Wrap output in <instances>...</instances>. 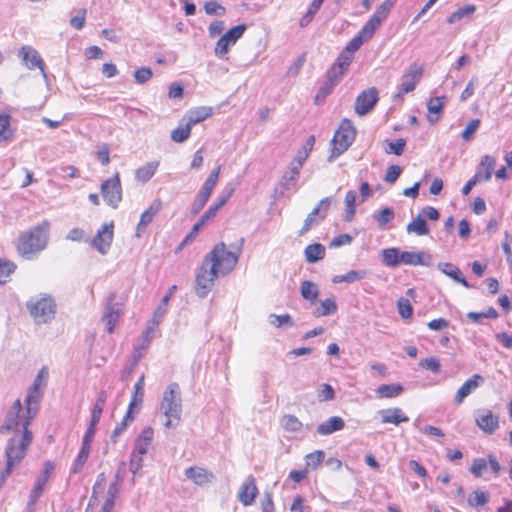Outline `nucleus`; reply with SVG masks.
I'll list each match as a JSON object with an SVG mask.
<instances>
[{
    "label": "nucleus",
    "instance_id": "f257e3e1",
    "mask_svg": "<svg viewBox=\"0 0 512 512\" xmlns=\"http://www.w3.org/2000/svg\"><path fill=\"white\" fill-rule=\"evenodd\" d=\"M47 378V368L42 367L28 389L25 398V411L20 399H16L8 410L3 424L0 426V434L9 435L12 432L24 433L31 431L29 426L38 413L39 402L43 395L42 389L47 385Z\"/></svg>",
    "mask_w": 512,
    "mask_h": 512
},
{
    "label": "nucleus",
    "instance_id": "f03ea898",
    "mask_svg": "<svg viewBox=\"0 0 512 512\" xmlns=\"http://www.w3.org/2000/svg\"><path fill=\"white\" fill-rule=\"evenodd\" d=\"M244 241V238H240L237 243L230 245V249H227L224 242L216 244L204 257L206 264H210L221 276L227 275L238 263L243 250Z\"/></svg>",
    "mask_w": 512,
    "mask_h": 512
},
{
    "label": "nucleus",
    "instance_id": "7ed1b4c3",
    "mask_svg": "<svg viewBox=\"0 0 512 512\" xmlns=\"http://www.w3.org/2000/svg\"><path fill=\"white\" fill-rule=\"evenodd\" d=\"M5 448L6 466L0 474V488L3 486L6 478L11 474L13 468L20 464L24 459L29 446L33 441L32 431L24 433H10Z\"/></svg>",
    "mask_w": 512,
    "mask_h": 512
},
{
    "label": "nucleus",
    "instance_id": "20e7f679",
    "mask_svg": "<svg viewBox=\"0 0 512 512\" xmlns=\"http://www.w3.org/2000/svg\"><path fill=\"white\" fill-rule=\"evenodd\" d=\"M160 413L166 418L164 426L168 429L176 428L182 417V395L178 383H170L165 391L159 406Z\"/></svg>",
    "mask_w": 512,
    "mask_h": 512
},
{
    "label": "nucleus",
    "instance_id": "39448f33",
    "mask_svg": "<svg viewBox=\"0 0 512 512\" xmlns=\"http://www.w3.org/2000/svg\"><path fill=\"white\" fill-rule=\"evenodd\" d=\"M48 232L49 223L45 221L23 234L18 243L19 254L29 259L32 254L43 250L47 245Z\"/></svg>",
    "mask_w": 512,
    "mask_h": 512
},
{
    "label": "nucleus",
    "instance_id": "423d86ee",
    "mask_svg": "<svg viewBox=\"0 0 512 512\" xmlns=\"http://www.w3.org/2000/svg\"><path fill=\"white\" fill-rule=\"evenodd\" d=\"M355 136L356 129L352 122L348 119H343L331 140L332 148L328 162L334 161L343 154L352 145Z\"/></svg>",
    "mask_w": 512,
    "mask_h": 512
},
{
    "label": "nucleus",
    "instance_id": "0eeeda50",
    "mask_svg": "<svg viewBox=\"0 0 512 512\" xmlns=\"http://www.w3.org/2000/svg\"><path fill=\"white\" fill-rule=\"evenodd\" d=\"M26 306L31 317L37 324L50 322L54 319L56 314V303L49 295L31 298Z\"/></svg>",
    "mask_w": 512,
    "mask_h": 512
},
{
    "label": "nucleus",
    "instance_id": "6e6552de",
    "mask_svg": "<svg viewBox=\"0 0 512 512\" xmlns=\"http://www.w3.org/2000/svg\"><path fill=\"white\" fill-rule=\"evenodd\" d=\"M220 273L203 259L195 277V292L200 298H205L212 290L215 280Z\"/></svg>",
    "mask_w": 512,
    "mask_h": 512
},
{
    "label": "nucleus",
    "instance_id": "1a4fd4ad",
    "mask_svg": "<svg viewBox=\"0 0 512 512\" xmlns=\"http://www.w3.org/2000/svg\"><path fill=\"white\" fill-rule=\"evenodd\" d=\"M102 197L106 204L112 208H117L122 200V187L119 173L102 182L100 186Z\"/></svg>",
    "mask_w": 512,
    "mask_h": 512
},
{
    "label": "nucleus",
    "instance_id": "9d476101",
    "mask_svg": "<svg viewBox=\"0 0 512 512\" xmlns=\"http://www.w3.org/2000/svg\"><path fill=\"white\" fill-rule=\"evenodd\" d=\"M332 197L323 198L319 204L307 215L299 235L306 234L313 226L318 225L327 216L328 209L332 203Z\"/></svg>",
    "mask_w": 512,
    "mask_h": 512
},
{
    "label": "nucleus",
    "instance_id": "9b49d317",
    "mask_svg": "<svg viewBox=\"0 0 512 512\" xmlns=\"http://www.w3.org/2000/svg\"><path fill=\"white\" fill-rule=\"evenodd\" d=\"M116 293L111 292L108 296L107 303L102 316V321L107 326V331L111 334L114 332L115 326L122 313V304L115 302Z\"/></svg>",
    "mask_w": 512,
    "mask_h": 512
},
{
    "label": "nucleus",
    "instance_id": "f8f14e48",
    "mask_svg": "<svg viewBox=\"0 0 512 512\" xmlns=\"http://www.w3.org/2000/svg\"><path fill=\"white\" fill-rule=\"evenodd\" d=\"M378 101V90L375 87L362 91L355 100V112L359 116L368 114Z\"/></svg>",
    "mask_w": 512,
    "mask_h": 512
},
{
    "label": "nucleus",
    "instance_id": "ddd939ff",
    "mask_svg": "<svg viewBox=\"0 0 512 512\" xmlns=\"http://www.w3.org/2000/svg\"><path fill=\"white\" fill-rule=\"evenodd\" d=\"M19 57L22 58V61L28 69L33 70L39 68L43 77L46 78L45 63L35 48L31 46L21 47Z\"/></svg>",
    "mask_w": 512,
    "mask_h": 512
},
{
    "label": "nucleus",
    "instance_id": "4468645a",
    "mask_svg": "<svg viewBox=\"0 0 512 512\" xmlns=\"http://www.w3.org/2000/svg\"><path fill=\"white\" fill-rule=\"evenodd\" d=\"M396 0H385L374 12V14L370 17V19L364 24L363 27L366 28L368 32H371L373 35L376 29L382 24V22L389 15L392 7L394 6Z\"/></svg>",
    "mask_w": 512,
    "mask_h": 512
},
{
    "label": "nucleus",
    "instance_id": "2eb2a0df",
    "mask_svg": "<svg viewBox=\"0 0 512 512\" xmlns=\"http://www.w3.org/2000/svg\"><path fill=\"white\" fill-rule=\"evenodd\" d=\"M422 74V67L417 64L410 65L401 76L399 87L402 88V93L412 92L420 81Z\"/></svg>",
    "mask_w": 512,
    "mask_h": 512
},
{
    "label": "nucleus",
    "instance_id": "dca6fc26",
    "mask_svg": "<svg viewBox=\"0 0 512 512\" xmlns=\"http://www.w3.org/2000/svg\"><path fill=\"white\" fill-rule=\"evenodd\" d=\"M113 222L104 224L97 231L96 236L92 240V245L101 253L106 254L113 240Z\"/></svg>",
    "mask_w": 512,
    "mask_h": 512
},
{
    "label": "nucleus",
    "instance_id": "f3484780",
    "mask_svg": "<svg viewBox=\"0 0 512 512\" xmlns=\"http://www.w3.org/2000/svg\"><path fill=\"white\" fill-rule=\"evenodd\" d=\"M161 209L162 202L159 199H156L151 203L148 209L141 214L135 233L137 238L142 236V234L146 231L147 226L153 221L154 217L160 212Z\"/></svg>",
    "mask_w": 512,
    "mask_h": 512
},
{
    "label": "nucleus",
    "instance_id": "a211bd4d",
    "mask_svg": "<svg viewBox=\"0 0 512 512\" xmlns=\"http://www.w3.org/2000/svg\"><path fill=\"white\" fill-rule=\"evenodd\" d=\"M475 421L477 426L488 434H493L499 426L498 416L488 409L478 411Z\"/></svg>",
    "mask_w": 512,
    "mask_h": 512
},
{
    "label": "nucleus",
    "instance_id": "6ab92c4d",
    "mask_svg": "<svg viewBox=\"0 0 512 512\" xmlns=\"http://www.w3.org/2000/svg\"><path fill=\"white\" fill-rule=\"evenodd\" d=\"M432 257L428 252L418 251L410 252L404 251L400 254V261L405 265L411 266H429L431 264Z\"/></svg>",
    "mask_w": 512,
    "mask_h": 512
},
{
    "label": "nucleus",
    "instance_id": "aec40b11",
    "mask_svg": "<svg viewBox=\"0 0 512 512\" xmlns=\"http://www.w3.org/2000/svg\"><path fill=\"white\" fill-rule=\"evenodd\" d=\"M378 414L383 424H394L398 426L401 423L409 421V417L399 407L381 409Z\"/></svg>",
    "mask_w": 512,
    "mask_h": 512
},
{
    "label": "nucleus",
    "instance_id": "412c9836",
    "mask_svg": "<svg viewBox=\"0 0 512 512\" xmlns=\"http://www.w3.org/2000/svg\"><path fill=\"white\" fill-rule=\"evenodd\" d=\"M484 382V378L480 374H474L470 379L465 381L462 386L458 389L455 395V403L461 404L464 399L475 391L481 383Z\"/></svg>",
    "mask_w": 512,
    "mask_h": 512
},
{
    "label": "nucleus",
    "instance_id": "4be33fe9",
    "mask_svg": "<svg viewBox=\"0 0 512 512\" xmlns=\"http://www.w3.org/2000/svg\"><path fill=\"white\" fill-rule=\"evenodd\" d=\"M185 476L196 485L202 486L214 480V474L202 467H189L185 470Z\"/></svg>",
    "mask_w": 512,
    "mask_h": 512
},
{
    "label": "nucleus",
    "instance_id": "5701e85b",
    "mask_svg": "<svg viewBox=\"0 0 512 512\" xmlns=\"http://www.w3.org/2000/svg\"><path fill=\"white\" fill-rule=\"evenodd\" d=\"M257 493L258 489L256 487L255 479L253 476H249L241 487L239 492V501L245 506L251 505L254 502Z\"/></svg>",
    "mask_w": 512,
    "mask_h": 512
},
{
    "label": "nucleus",
    "instance_id": "b1692460",
    "mask_svg": "<svg viewBox=\"0 0 512 512\" xmlns=\"http://www.w3.org/2000/svg\"><path fill=\"white\" fill-rule=\"evenodd\" d=\"M153 436L154 430L151 427L144 428L136 438L132 452L145 455L152 443Z\"/></svg>",
    "mask_w": 512,
    "mask_h": 512
},
{
    "label": "nucleus",
    "instance_id": "393cba45",
    "mask_svg": "<svg viewBox=\"0 0 512 512\" xmlns=\"http://www.w3.org/2000/svg\"><path fill=\"white\" fill-rule=\"evenodd\" d=\"M213 114V109L211 107L201 106L195 109L189 110L183 118L189 126L193 127L194 125L206 120Z\"/></svg>",
    "mask_w": 512,
    "mask_h": 512
},
{
    "label": "nucleus",
    "instance_id": "a878e982",
    "mask_svg": "<svg viewBox=\"0 0 512 512\" xmlns=\"http://www.w3.org/2000/svg\"><path fill=\"white\" fill-rule=\"evenodd\" d=\"M345 427V421L343 418L339 416H332L326 421L320 423L317 428L316 432L319 435L327 436L334 432L340 431Z\"/></svg>",
    "mask_w": 512,
    "mask_h": 512
},
{
    "label": "nucleus",
    "instance_id": "bb28decb",
    "mask_svg": "<svg viewBox=\"0 0 512 512\" xmlns=\"http://www.w3.org/2000/svg\"><path fill=\"white\" fill-rule=\"evenodd\" d=\"M437 268L446 276L452 278L457 283H460L466 288H471V285L467 282L465 277L463 276L461 270L450 262H441L438 263Z\"/></svg>",
    "mask_w": 512,
    "mask_h": 512
},
{
    "label": "nucleus",
    "instance_id": "cd10ccee",
    "mask_svg": "<svg viewBox=\"0 0 512 512\" xmlns=\"http://www.w3.org/2000/svg\"><path fill=\"white\" fill-rule=\"evenodd\" d=\"M300 294L304 300L308 301L310 304H314L318 300L320 290L316 283L310 280H304L301 282Z\"/></svg>",
    "mask_w": 512,
    "mask_h": 512
},
{
    "label": "nucleus",
    "instance_id": "c85d7f7f",
    "mask_svg": "<svg viewBox=\"0 0 512 512\" xmlns=\"http://www.w3.org/2000/svg\"><path fill=\"white\" fill-rule=\"evenodd\" d=\"M158 166V161H152L142 167H139L135 172L136 180L143 184L147 183L156 173Z\"/></svg>",
    "mask_w": 512,
    "mask_h": 512
},
{
    "label": "nucleus",
    "instance_id": "c756f323",
    "mask_svg": "<svg viewBox=\"0 0 512 512\" xmlns=\"http://www.w3.org/2000/svg\"><path fill=\"white\" fill-rule=\"evenodd\" d=\"M372 37L373 34L368 32L365 27H362L358 34L349 41L345 50L353 54L363 45L364 42L369 41Z\"/></svg>",
    "mask_w": 512,
    "mask_h": 512
},
{
    "label": "nucleus",
    "instance_id": "7c9ffc66",
    "mask_svg": "<svg viewBox=\"0 0 512 512\" xmlns=\"http://www.w3.org/2000/svg\"><path fill=\"white\" fill-rule=\"evenodd\" d=\"M305 259L308 263H315L325 256V247L320 243L308 245L304 250Z\"/></svg>",
    "mask_w": 512,
    "mask_h": 512
},
{
    "label": "nucleus",
    "instance_id": "2f4dec72",
    "mask_svg": "<svg viewBox=\"0 0 512 512\" xmlns=\"http://www.w3.org/2000/svg\"><path fill=\"white\" fill-rule=\"evenodd\" d=\"M445 103V97H434L431 98L427 104L428 115L427 119L431 124L436 123L439 120L438 114L441 112Z\"/></svg>",
    "mask_w": 512,
    "mask_h": 512
},
{
    "label": "nucleus",
    "instance_id": "473e14b6",
    "mask_svg": "<svg viewBox=\"0 0 512 512\" xmlns=\"http://www.w3.org/2000/svg\"><path fill=\"white\" fill-rule=\"evenodd\" d=\"M338 309L336 300L334 297L327 298L321 301L320 307H317L313 311L315 317H324L334 314Z\"/></svg>",
    "mask_w": 512,
    "mask_h": 512
},
{
    "label": "nucleus",
    "instance_id": "72a5a7b5",
    "mask_svg": "<svg viewBox=\"0 0 512 512\" xmlns=\"http://www.w3.org/2000/svg\"><path fill=\"white\" fill-rule=\"evenodd\" d=\"M403 386L400 384H382L376 392L380 398H395L403 392Z\"/></svg>",
    "mask_w": 512,
    "mask_h": 512
},
{
    "label": "nucleus",
    "instance_id": "f704fd0d",
    "mask_svg": "<svg viewBox=\"0 0 512 512\" xmlns=\"http://www.w3.org/2000/svg\"><path fill=\"white\" fill-rule=\"evenodd\" d=\"M476 11V6L474 4H467L463 7H460L455 12H453L448 18L447 23L455 24L460 22L466 17H470Z\"/></svg>",
    "mask_w": 512,
    "mask_h": 512
},
{
    "label": "nucleus",
    "instance_id": "c9c22d12",
    "mask_svg": "<svg viewBox=\"0 0 512 512\" xmlns=\"http://www.w3.org/2000/svg\"><path fill=\"white\" fill-rule=\"evenodd\" d=\"M401 252L397 248H386L381 251L382 262L388 267H397L401 264Z\"/></svg>",
    "mask_w": 512,
    "mask_h": 512
},
{
    "label": "nucleus",
    "instance_id": "e433bc0d",
    "mask_svg": "<svg viewBox=\"0 0 512 512\" xmlns=\"http://www.w3.org/2000/svg\"><path fill=\"white\" fill-rule=\"evenodd\" d=\"M406 230L408 233H415L418 236L427 235L429 233V227L422 215H418L412 222H410L407 225Z\"/></svg>",
    "mask_w": 512,
    "mask_h": 512
},
{
    "label": "nucleus",
    "instance_id": "4c0bfd02",
    "mask_svg": "<svg viewBox=\"0 0 512 512\" xmlns=\"http://www.w3.org/2000/svg\"><path fill=\"white\" fill-rule=\"evenodd\" d=\"M192 127L182 120L179 125L172 130L171 139L176 143H183L191 134Z\"/></svg>",
    "mask_w": 512,
    "mask_h": 512
},
{
    "label": "nucleus",
    "instance_id": "58836bf2",
    "mask_svg": "<svg viewBox=\"0 0 512 512\" xmlns=\"http://www.w3.org/2000/svg\"><path fill=\"white\" fill-rule=\"evenodd\" d=\"M134 419H135V413L127 410L122 421L119 424H117V426L113 430V432L110 436L111 442L116 443L119 436L127 429L128 424L133 422Z\"/></svg>",
    "mask_w": 512,
    "mask_h": 512
},
{
    "label": "nucleus",
    "instance_id": "ea45409f",
    "mask_svg": "<svg viewBox=\"0 0 512 512\" xmlns=\"http://www.w3.org/2000/svg\"><path fill=\"white\" fill-rule=\"evenodd\" d=\"M366 274L365 270H350L346 274L334 276L332 281L333 283H353L365 278Z\"/></svg>",
    "mask_w": 512,
    "mask_h": 512
},
{
    "label": "nucleus",
    "instance_id": "a19ab883",
    "mask_svg": "<svg viewBox=\"0 0 512 512\" xmlns=\"http://www.w3.org/2000/svg\"><path fill=\"white\" fill-rule=\"evenodd\" d=\"M281 425L288 432H299L303 428L302 422L292 414L284 415L281 419Z\"/></svg>",
    "mask_w": 512,
    "mask_h": 512
},
{
    "label": "nucleus",
    "instance_id": "79ce46f5",
    "mask_svg": "<svg viewBox=\"0 0 512 512\" xmlns=\"http://www.w3.org/2000/svg\"><path fill=\"white\" fill-rule=\"evenodd\" d=\"M91 445L82 443L81 449L78 453L77 458L75 459V462L71 468L72 473H78L84 464L86 463L89 453H90Z\"/></svg>",
    "mask_w": 512,
    "mask_h": 512
},
{
    "label": "nucleus",
    "instance_id": "37998d69",
    "mask_svg": "<svg viewBox=\"0 0 512 512\" xmlns=\"http://www.w3.org/2000/svg\"><path fill=\"white\" fill-rule=\"evenodd\" d=\"M44 488L45 487H42L38 484H34L32 490L30 492V495H29V499H28V502H27V505L25 508V512H34L35 506H36L39 498L42 496V494L44 492Z\"/></svg>",
    "mask_w": 512,
    "mask_h": 512
},
{
    "label": "nucleus",
    "instance_id": "c03bdc74",
    "mask_svg": "<svg viewBox=\"0 0 512 512\" xmlns=\"http://www.w3.org/2000/svg\"><path fill=\"white\" fill-rule=\"evenodd\" d=\"M246 29L247 26L245 24H239L229 29L222 37L232 46L242 37Z\"/></svg>",
    "mask_w": 512,
    "mask_h": 512
},
{
    "label": "nucleus",
    "instance_id": "a18cd8bd",
    "mask_svg": "<svg viewBox=\"0 0 512 512\" xmlns=\"http://www.w3.org/2000/svg\"><path fill=\"white\" fill-rule=\"evenodd\" d=\"M269 323L277 328L281 327H293L294 321L292 317L289 314H282V315H276V314H270L269 315Z\"/></svg>",
    "mask_w": 512,
    "mask_h": 512
},
{
    "label": "nucleus",
    "instance_id": "49530a36",
    "mask_svg": "<svg viewBox=\"0 0 512 512\" xmlns=\"http://www.w3.org/2000/svg\"><path fill=\"white\" fill-rule=\"evenodd\" d=\"M356 192L349 190L345 196L346 220L351 221L356 213Z\"/></svg>",
    "mask_w": 512,
    "mask_h": 512
},
{
    "label": "nucleus",
    "instance_id": "de8ad7c7",
    "mask_svg": "<svg viewBox=\"0 0 512 512\" xmlns=\"http://www.w3.org/2000/svg\"><path fill=\"white\" fill-rule=\"evenodd\" d=\"M15 269L16 265L13 262L0 259V284L8 282L10 275L14 273Z\"/></svg>",
    "mask_w": 512,
    "mask_h": 512
},
{
    "label": "nucleus",
    "instance_id": "09e8293b",
    "mask_svg": "<svg viewBox=\"0 0 512 512\" xmlns=\"http://www.w3.org/2000/svg\"><path fill=\"white\" fill-rule=\"evenodd\" d=\"M373 217L380 227H384L394 219L395 213L393 208L385 207L381 211L375 213Z\"/></svg>",
    "mask_w": 512,
    "mask_h": 512
},
{
    "label": "nucleus",
    "instance_id": "8fccbe9b",
    "mask_svg": "<svg viewBox=\"0 0 512 512\" xmlns=\"http://www.w3.org/2000/svg\"><path fill=\"white\" fill-rule=\"evenodd\" d=\"M387 147L385 148V152L387 154H394L397 156H401L404 153L406 147V140L403 138H399L396 141H388L386 140Z\"/></svg>",
    "mask_w": 512,
    "mask_h": 512
},
{
    "label": "nucleus",
    "instance_id": "3c124183",
    "mask_svg": "<svg viewBox=\"0 0 512 512\" xmlns=\"http://www.w3.org/2000/svg\"><path fill=\"white\" fill-rule=\"evenodd\" d=\"M144 399V390L142 389H134L133 388V394L132 398L130 400L128 411H131L135 414H137L140 411V408L142 406Z\"/></svg>",
    "mask_w": 512,
    "mask_h": 512
},
{
    "label": "nucleus",
    "instance_id": "603ef678",
    "mask_svg": "<svg viewBox=\"0 0 512 512\" xmlns=\"http://www.w3.org/2000/svg\"><path fill=\"white\" fill-rule=\"evenodd\" d=\"M496 165V160L494 157L490 155H485L481 162H480V168H485V174L483 177H481L483 180L488 181L491 179L492 171Z\"/></svg>",
    "mask_w": 512,
    "mask_h": 512
},
{
    "label": "nucleus",
    "instance_id": "864d4df0",
    "mask_svg": "<svg viewBox=\"0 0 512 512\" xmlns=\"http://www.w3.org/2000/svg\"><path fill=\"white\" fill-rule=\"evenodd\" d=\"M204 10L208 15L223 16L226 13V8L215 0L205 2Z\"/></svg>",
    "mask_w": 512,
    "mask_h": 512
},
{
    "label": "nucleus",
    "instance_id": "5fc2aeb1",
    "mask_svg": "<svg viewBox=\"0 0 512 512\" xmlns=\"http://www.w3.org/2000/svg\"><path fill=\"white\" fill-rule=\"evenodd\" d=\"M53 470H54V464L51 461H46L44 463V467H43L41 474L37 477V479L35 481V484L45 487Z\"/></svg>",
    "mask_w": 512,
    "mask_h": 512
},
{
    "label": "nucleus",
    "instance_id": "6e6d98bb",
    "mask_svg": "<svg viewBox=\"0 0 512 512\" xmlns=\"http://www.w3.org/2000/svg\"><path fill=\"white\" fill-rule=\"evenodd\" d=\"M419 365L423 369L429 370L435 374H437L441 371V364L436 357H428V358L422 359L419 362Z\"/></svg>",
    "mask_w": 512,
    "mask_h": 512
},
{
    "label": "nucleus",
    "instance_id": "4d7b16f0",
    "mask_svg": "<svg viewBox=\"0 0 512 512\" xmlns=\"http://www.w3.org/2000/svg\"><path fill=\"white\" fill-rule=\"evenodd\" d=\"M481 121L479 119H472L469 121L465 129L462 131V139L464 141H470L473 139V134L478 130L480 127Z\"/></svg>",
    "mask_w": 512,
    "mask_h": 512
},
{
    "label": "nucleus",
    "instance_id": "13d9d810",
    "mask_svg": "<svg viewBox=\"0 0 512 512\" xmlns=\"http://www.w3.org/2000/svg\"><path fill=\"white\" fill-rule=\"evenodd\" d=\"M489 500V495L486 492L483 491H475L472 495L468 498V503L471 506H483L485 505Z\"/></svg>",
    "mask_w": 512,
    "mask_h": 512
},
{
    "label": "nucleus",
    "instance_id": "bf43d9fd",
    "mask_svg": "<svg viewBox=\"0 0 512 512\" xmlns=\"http://www.w3.org/2000/svg\"><path fill=\"white\" fill-rule=\"evenodd\" d=\"M398 312L403 319L411 318L413 314V308L410 301L406 298H400L397 303Z\"/></svg>",
    "mask_w": 512,
    "mask_h": 512
},
{
    "label": "nucleus",
    "instance_id": "052dcab7",
    "mask_svg": "<svg viewBox=\"0 0 512 512\" xmlns=\"http://www.w3.org/2000/svg\"><path fill=\"white\" fill-rule=\"evenodd\" d=\"M301 167H298L295 162H291L288 170L283 175V181H285L286 188L289 187V182H295L299 176Z\"/></svg>",
    "mask_w": 512,
    "mask_h": 512
},
{
    "label": "nucleus",
    "instance_id": "680f3d73",
    "mask_svg": "<svg viewBox=\"0 0 512 512\" xmlns=\"http://www.w3.org/2000/svg\"><path fill=\"white\" fill-rule=\"evenodd\" d=\"M345 74V71L341 69L337 64H333L332 67L328 70L326 79L330 82H333V84L337 85L343 75Z\"/></svg>",
    "mask_w": 512,
    "mask_h": 512
},
{
    "label": "nucleus",
    "instance_id": "e2e57ef3",
    "mask_svg": "<svg viewBox=\"0 0 512 512\" xmlns=\"http://www.w3.org/2000/svg\"><path fill=\"white\" fill-rule=\"evenodd\" d=\"M325 453L322 450H317L306 456V465L313 469L317 468L318 465L324 460Z\"/></svg>",
    "mask_w": 512,
    "mask_h": 512
},
{
    "label": "nucleus",
    "instance_id": "0e129e2a",
    "mask_svg": "<svg viewBox=\"0 0 512 512\" xmlns=\"http://www.w3.org/2000/svg\"><path fill=\"white\" fill-rule=\"evenodd\" d=\"M335 86L333 82L326 79L315 96V102L318 104L320 101H323L333 91Z\"/></svg>",
    "mask_w": 512,
    "mask_h": 512
},
{
    "label": "nucleus",
    "instance_id": "69168bd1",
    "mask_svg": "<svg viewBox=\"0 0 512 512\" xmlns=\"http://www.w3.org/2000/svg\"><path fill=\"white\" fill-rule=\"evenodd\" d=\"M152 76V70L148 67H141L134 72V78L137 84H145Z\"/></svg>",
    "mask_w": 512,
    "mask_h": 512
},
{
    "label": "nucleus",
    "instance_id": "338daca9",
    "mask_svg": "<svg viewBox=\"0 0 512 512\" xmlns=\"http://www.w3.org/2000/svg\"><path fill=\"white\" fill-rule=\"evenodd\" d=\"M488 467L487 460L484 458H476L473 461V464L470 468L471 473L475 477H481L483 474V471Z\"/></svg>",
    "mask_w": 512,
    "mask_h": 512
},
{
    "label": "nucleus",
    "instance_id": "774afa93",
    "mask_svg": "<svg viewBox=\"0 0 512 512\" xmlns=\"http://www.w3.org/2000/svg\"><path fill=\"white\" fill-rule=\"evenodd\" d=\"M402 173V168L399 165H390L386 171L384 180L388 183H394Z\"/></svg>",
    "mask_w": 512,
    "mask_h": 512
}]
</instances>
